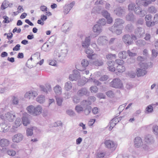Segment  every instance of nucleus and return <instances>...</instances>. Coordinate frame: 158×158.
Returning <instances> with one entry per match:
<instances>
[{"instance_id":"c03bdc74","label":"nucleus","mask_w":158,"mask_h":158,"mask_svg":"<svg viewBox=\"0 0 158 158\" xmlns=\"http://www.w3.org/2000/svg\"><path fill=\"white\" fill-rule=\"evenodd\" d=\"M22 119L23 123L24 126H27L30 123V121L29 119L26 117L23 116Z\"/></svg>"},{"instance_id":"412c9836","label":"nucleus","mask_w":158,"mask_h":158,"mask_svg":"<svg viewBox=\"0 0 158 158\" xmlns=\"http://www.w3.org/2000/svg\"><path fill=\"white\" fill-rule=\"evenodd\" d=\"M144 30L142 28H138L135 30V33L137 37H139L142 36L144 34Z\"/></svg>"},{"instance_id":"e2e57ef3","label":"nucleus","mask_w":158,"mask_h":158,"mask_svg":"<svg viewBox=\"0 0 158 158\" xmlns=\"http://www.w3.org/2000/svg\"><path fill=\"white\" fill-rule=\"evenodd\" d=\"M32 60H28L26 63V66L29 68H31L34 67V65L31 64L33 63Z\"/></svg>"},{"instance_id":"a19ab883","label":"nucleus","mask_w":158,"mask_h":158,"mask_svg":"<svg viewBox=\"0 0 158 158\" xmlns=\"http://www.w3.org/2000/svg\"><path fill=\"white\" fill-rule=\"evenodd\" d=\"M56 40V37L55 35H52L51 36L49 39L48 41L50 45H52V46L55 42Z\"/></svg>"},{"instance_id":"dca6fc26","label":"nucleus","mask_w":158,"mask_h":158,"mask_svg":"<svg viewBox=\"0 0 158 158\" xmlns=\"http://www.w3.org/2000/svg\"><path fill=\"white\" fill-rule=\"evenodd\" d=\"M97 42L99 45H105L108 42L107 37L105 36H100L97 40Z\"/></svg>"},{"instance_id":"aec40b11","label":"nucleus","mask_w":158,"mask_h":158,"mask_svg":"<svg viewBox=\"0 0 158 158\" xmlns=\"http://www.w3.org/2000/svg\"><path fill=\"white\" fill-rule=\"evenodd\" d=\"M51 85L49 84H46L45 86L40 85V91H43L45 94H47L48 91L51 90Z\"/></svg>"},{"instance_id":"8fccbe9b","label":"nucleus","mask_w":158,"mask_h":158,"mask_svg":"<svg viewBox=\"0 0 158 158\" xmlns=\"http://www.w3.org/2000/svg\"><path fill=\"white\" fill-rule=\"evenodd\" d=\"M148 11L150 13H155L156 12L157 10L154 6H151L148 8Z\"/></svg>"},{"instance_id":"864d4df0","label":"nucleus","mask_w":158,"mask_h":158,"mask_svg":"<svg viewBox=\"0 0 158 158\" xmlns=\"http://www.w3.org/2000/svg\"><path fill=\"white\" fill-rule=\"evenodd\" d=\"M102 15L106 18L109 17L110 14L106 10H103L101 12Z\"/></svg>"},{"instance_id":"13d9d810","label":"nucleus","mask_w":158,"mask_h":158,"mask_svg":"<svg viewBox=\"0 0 158 158\" xmlns=\"http://www.w3.org/2000/svg\"><path fill=\"white\" fill-rule=\"evenodd\" d=\"M116 158H135V157L132 156H130L127 154L124 156L121 155H119L117 156Z\"/></svg>"},{"instance_id":"5701e85b","label":"nucleus","mask_w":158,"mask_h":158,"mask_svg":"<svg viewBox=\"0 0 158 158\" xmlns=\"http://www.w3.org/2000/svg\"><path fill=\"white\" fill-rule=\"evenodd\" d=\"M10 126L5 123L3 122L0 124V131L6 132L9 129Z\"/></svg>"},{"instance_id":"79ce46f5","label":"nucleus","mask_w":158,"mask_h":158,"mask_svg":"<svg viewBox=\"0 0 158 158\" xmlns=\"http://www.w3.org/2000/svg\"><path fill=\"white\" fill-rule=\"evenodd\" d=\"M75 111L78 114L83 111V109L82 106L80 105H77L75 107Z\"/></svg>"},{"instance_id":"473e14b6","label":"nucleus","mask_w":158,"mask_h":158,"mask_svg":"<svg viewBox=\"0 0 158 158\" xmlns=\"http://www.w3.org/2000/svg\"><path fill=\"white\" fill-rule=\"evenodd\" d=\"M126 19L127 21H133L135 19V17L132 13H129L126 16Z\"/></svg>"},{"instance_id":"a18cd8bd","label":"nucleus","mask_w":158,"mask_h":158,"mask_svg":"<svg viewBox=\"0 0 158 158\" xmlns=\"http://www.w3.org/2000/svg\"><path fill=\"white\" fill-rule=\"evenodd\" d=\"M116 69L118 72L123 73L125 71V68L122 65H118Z\"/></svg>"},{"instance_id":"603ef678","label":"nucleus","mask_w":158,"mask_h":158,"mask_svg":"<svg viewBox=\"0 0 158 158\" xmlns=\"http://www.w3.org/2000/svg\"><path fill=\"white\" fill-rule=\"evenodd\" d=\"M103 64V62L102 60H96L93 62V64L96 66H101Z\"/></svg>"},{"instance_id":"a211bd4d","label":"nucleus","mask_w":158,"mask_h":158,"mask_svg":"<svg viewBox=\"0 0 158 158\" xmlns=\"http://www.w3.org/2000/svg\"><path fill=\"white\" fill-rule=\"evenodd\" d=\"M90 38H91L90 35L89 36L86 37L84 41L81 43L82 47L84 48H88L89 46L90 42Z\"/></svg>"},{"instance_id":"4be33fe9","label":"nucleus","mask_w":158,"mask_h":158,"mask_svg":"<svg viewBox=\"0 0 158 158\" xmlns=\"http://www.w3.org/2000/svg\"><path fill=\"white\" fill-rule=\"evenodd\" d=\"M123 40L125 44H127L128 45L131 44L132 43L131 37L128 35H126L123 36Z\"/></svg>"},{"instance_id":"6ab92c4d","label":"nucleus","mask_w":158,"mask_h":158,"mask_svg":"<svg viewBox=\"0 0 158 158\" xmlns=\"http://www.w3.org/2000/svg\"><path fill=\"white\" fill-rule=\"evenodd\" d=\"M109 29L112 33H115L117 35H119L122 33V31L123 29L120 28L119 27L116 28V27L112 26L109 27Z\"/></svg>"},{"instance_id":"4c0bfd02","label":"nucleus","mask_w":158,"mask_h":158,"mask_svg":"<svg viewBox=\"0 0 158 158\" xmlns=\"http://www.w3.org/2000/svg\"><path fill=\"white\" fill-rule=\"evenodd\" d=\"M9 5V2L5 0L2 2L1 5V9L2 10L5 9Z\"/></svg>"},{"instance_id":"1a4fd4ad","label":"nucleus","mask_w":158,"mask_h":158,"mask_svg":"<svg viewBox=\"0 0 158 158\" xmlns=\"http://www.w3.org/2000/svg\"><path fill=\"white\" fill-rule=\"evenodd\" d=\"M75 4L74 2L65 4L63 7V13L65 15L68 14L70 10L72 8Z\"/></svg>"},{"instance_id":"0e129e2a","label":"nucleus","mask_w":158,"mask_h":158,"mask_svg":"<svg viewBox=\"0 0 158 158\" xmlns=\"http://www.w3.org/2000/svg\"><path fill=\"white\" fill-rule=\"evenodd\" d=\"M135 4L134 3H131L128 6V9L129 11L133 10L135 7Z\"/></svg>"},{"instance_id":"c756f323","label":"nucleus","mask_w":158,"mask_h":158,"mask_svg":"<svg viewBox=\"0 0 158 158\" xmlns=\"http://www.w3.org/2000/svg\"><path fill=\"white\" fill-rule=\"evenodd\" d=\"M53 90L56 95H60L62 92L61 87L59 85H56L53 88Z\"/></svg>"},{"instance_id":"2f4dec72","label":"nucleus","mask_w":158,"mask_h":158,"mask_svg":"<svg viewBox=\"0 0 158 158\" xmlns=\"http://www.w3.org/2000/svg\"><path fill=\"white\" fill-rule=\"evenodd\" d=\"M72 87V85L71 82L69 81L66 82L64 84V88L67 91L70 90Z\"/></svg>"},{"instance_id":"bb28decb","label":"nucleus","mask_w":158,"mask_h":158,"mask_svg":"<svg viewBox=\"0 0 158 158\" xmlns=\"http://www.w3.org/2000/svg\"><path fill=\"white\" fill-rule=\"evenodd\" d=\"M10 144L9 141L6 139H1L0 141V145L1 147L8 146Z\"/></svg>"},{"instance_id":"09e8293b","label":"nucleus","mask_w":158,"mask_h":158,"mask_svg":"<svg viewBox=\"0 0 158 158\" xmlns=\"http://www.w3.org/2000/svg\"><path fill=\"white\" fill-rule=\"evenodd\" d=\"M134 11L135 13L136 14L139 15L142 14V10L141 8L139 6L135 7L134 9Z\"/></svg>"},{"instance_id":"72a5a7b5","label":"nucleus","mask_w":158,"mask_h":158,"mask_svg":"<svg viewBox=\"0 0 158 158\" xmlns=\"http://www.w3.org/2000/svg\"><path fill=\"white\" fill-rule=\"evenodd\" d=\"M118 56L120 58L125 59L128 56L127 52L125 51H122L118 54Z\"/></svg>"},{"instance_id":"20e7f679","label":"nucleus","mask_w":158,"mask_h":158,"mask_svg":"<svg viewBox=\"0 0 158 158\" xmlns=\"http://www.w3.org/2000/svg\"><path fill=\"white\" fill-rule=\"evenodd\" d=\"M0 118L10 122H13L16 118L15 114L12 111L6 113L4 114H0Z\"/></svg>"},{"instance_id":"c9c22d12","label":"nucleus","mask_w":158,"mask_h":158,"mask_svg":"<svg viewBox=\"0 0 158 158\" xmlns=\"http://www.w3.org/2000/svg\"><path fill=\"white\" fill-rule=\"evenodd\" d=\"M35 127H34L30 128H28L26 130V135L27 136H31L33 134V131L35 129Z\"/></svg>"},{"instance_id":"ddd939ff","label":"nucleus","mask_w":158,"mask_h":158,"mask_svg":"<svg viewBox=\"0 0 158 158\" xmlns=\"http://www.w3.org/2000/svg\"><path fill=\"white\" fill-rule=\"evenodd\" d=\"M85 52L87 54V57L89 59H94L98 57L97 55L94 53L92 50L88 48L85 50Z\"/></svg>"},{"instance_id":"69168bd1","label":"nucleus","mask_w":158,"mask_h":158,"mask_svg":"<svg viewBox=\"0 0 158 158\" xmlns=\"http://www.w3.org/2000/svg\"><path fill=\"white\" fill-rule=\"evenodd\" d=\"M106 94L108 97L111 98H112L114 96V94L113 92L111 90H110L107 92Z\"/></svg>"},{"instance_id":"de8ad7c7","label":"nucleus","mask_w":158,"mask_h":158,"mask_svg":"<svg viewBox=\"0 0 158 158\" xmlns=\"http://www.w3.org/2000/svg\"><path fill=\"white\" fill-rule=\"evenodd\" d=\"M83 110L84 113L86 115H87L89 114L90 113L91 110V107L90 106H87V107Z\"/></svg>"},{"instance_id":"e433bc0d","label":"nucleus","mask_w":158,"mask_h":158,"mask_svg":"<svg viewBox=\"0 0 158 158\" xmlns=\"http://www.w3.org/2000/svg\"><path fill=\"white\" fill-rule=\"evenodd\" d=\"M81 105L83 106L84 108L87 107V106H89L91 104V102H89V100H83L81 103Z\"/></svg>"},{"instance_id":"cd10ccee","label":"nucleus","mask_w":158,"mask_h":158,"mask_svg":"<svg viewBox=\"0 0 158 158\" xmlns=\"http://www.w3.org/2000/svg\"><path fill=\"white\" fill-rule=\"evenodd\" d=\"M107 64L108 66V69L109 71L111 72H114L115 71V68L114 67V61H109L107 62Z\"/></svg>"},{"instance_id":"3c124183","label":"nucleus","mask_w":158,"mask_h":158,"mask_svg":"<svg viewBox=\"0 0 158 158\" xmlns=\"http://www.w3.org/2000/svg\"><path fill=\"white\" fill-rule=\"evenodd\" d=\"M101 12L99 6L94 7L93 8L92 10V13H100Z\"/></svg>"},{"instance_id":"49530a36","label":"nucleus","mask_w":158,"mask_h":158,"mask_svg":"<svg viewBox=\"0 0 158 158\" xmlns=\"http://www.w3.org/2000/svg\"><path fill=\"white\" fill-rule=\"evenodd\" d=\"M153 111V107L152 105H149L147 106L146 109L145 113L149 114Z\"/></svg>"},{"instance_id":"2eb2a0df","label":"nucleus","mask_w":158,"mask_h":158,"mask_svg":"<svg viewBox=\"0 0 158 158\" xmlns=\"http://www.w3.org/2000/svg\"><path fill=\"white\" fill-rule=\"evenodd\" d=\"M104 143L106 147L108 148H115L117 146V144L115 142L110 140H106Z\"/></svg>"},{"instance_id":"58836bf2","label":"nucleus","mask_w":158,"mask_h":158,"mask_svg":"<svg viewBox=\"0 0 158 158\" xmlns=\"http://www.w3.org/2000/svg\"><path fill=\"white\" fill-rule=\"evenodd\" d=\"M11 101L12 104L15 105H18L19 102L18 98L15 96L12 97Z\"/></svg>"},{"instance_id":"680f3d73","label":"nucleus","mask_w":158,"mask_h":158,"mask_svg":"<svg viewBox=\"0 0 158 158\" xmlns=\"http://www.w3.org/2000/svg\"><path fill=\"white\" fill-rule=\"evenodd\" d=\"M146 24L148 27H150L154 26L155 23H154V21H152L151 20L146 22Z\"/></svg>"},{"instance_id":"39448f33","label":"nucleus","mask_w":158,"mask_h":158,"mask_svg":"<svg viewBox=\"0 0 158 158\" xmlns=\"http://www.w3.org/2000/svg\"><path fill=\"white\" fill-rule=\"evenodd\" d=\"M92 31L95 33L90 34L91 38H95L102 31V27L98 24L94 25L92 27Z\"/></svg>"},{"instance_id":"a878e982","label":"nucleus","mask_w":158,"mask_h":158,"mask_svg":"<svg viewBox=\"0 0 158 158\" xmlns=\"http://www.w3.org/2000/svg\"><path fill=\"white\" fill-rule=\"evenodd\" d=\"M144 141L146 142L149 144L152 143L154 141L153 136L150 135L146 136L145 137Z\"/></svg>"},{"instance_id":"774afa93","label":"nucleus","mask_w":158,"mask_h":158,"mask_svg":"<svg viewBox=\"0 0 158 158\" xmlns=\"http://www.w3.org/2000/svg\"><path fill=\"white\" fill-rule=\"evenodd\" d=\"M106 1L103 0H97L94 2V4L96 5H102L104 4Z\"/></svg>"},{"instance_id":"4d7b16f0","label":"nucleus","mask_w":158,"mask_h":158,"mask_svg":"<svg viewBox=\"0 0 158 158\" xmlns=\"http://www.w3.org/2000/svg\"><path fill=\"white\" fill-rule=\"evenodd\" d=\"M152 129L153 133L156 135H158V126L156 125H154Z\"/></svg>"},{"instance_id":"bf43d9fd","label":"nucleus","mask_w":158,"mask_h":158,"mask_svg":"<svg viewBox=\"0 0 158 158\" xmlns=\"http://www.w3.org/2000/svg\"><path fill=\"white\" fill-rule=\"evenodd\" d=\"M56 100L57 104L59 106H61L63 101V98L59 97H56Z\"/></svg>"},{"instance_id":"6e6552de","label":"nucleus","mask_w":158,"mask_h":158,"mask_svg":"<svg viewBox=\"0 0 158 158\" xmlns=\"http://www.w3.org/2000/svg\"><path fill=\"white\" fill-rule=\"evenodd\" d=\"M80 74L79 72L77 70L73 71V74H70L69 76V79L72 81H77L80 78Z\"/></svg>"},{"instance_id":"0eeeda50","label":"nucleus","mask_w":158,"mask_h":158,"mask_svg":"<svg viewBox=\"0 0 158 158\" xmlns=\"http://www.w3.org/2000/svg\"><path fill=\"white\" fill-rule=\"evenodd\" d=\"M110 85L114 88H120L123 87L121 81L118 78H115L110 82Z\"/></svg>"},{"instance_id":"f257e3e1","label":"nucleus","mask_w":158,"mask_h":158,"mask_svg":"<svg viewBox=\"0 0 158 158\" xmlns=\"http://www.w3.org/2000/svg\"><path fill=\"white\" fill-rule=\"evenodd\" d=\"M68 51L67 47L64 49L61 50L60 51L55 50L53 54L52 57L54 59L62 62L66 57Z\"/></svg>"},{"instance_id":"052dcab7","label":"nucleus","mask_w":158,"mask_h":158,"mask_svg":"<svg viewBox=\"0 0 158 158\" xmlns=\"http://www.w3.org/2000/svg\"><path fill=\"white\" fill-rule=\"evenodd\" d=\"M7 153L8 155L12 156H14L16 154L15 151L12 150H8Z\"/></svg>"},{"instance_id":"ea45409f","label":"nucleus","mask_w":158,"mask_h":158,"mask_svg":"<svg viewBox=\"0 0 158 158\" xmlns=\"http://www.w3.org/2000/svg\"><path fill=\"white\" fill-rule=\"evenodd\" d=\"M136 44L139 46L142 47L145 45L146 44V42L143 40H139L136 42Z\"/></svg>"},{"instance_id":"423d86ee","label":"nucleus","mask_w":158,"mask_h":158,"mask_svg":"<svg viewBox=\"0 0 158 158\" xmlns=\"http://www.w3.org/2000/svg\"><path fill=\"white\" fill-rule=\"evenodd\" d=\"M26 109L28 113L34 116L37 115L39 114L40 107L39 106L35 107L33 105H30L27 107Z\"/></svg>"},{"instance_id":"c85d7f7f","label":"nucleus","mask_w":158,"mask_h":158,"mask_svg":"<svg viewBox=\"0 0 158 158\" xmlns=\"http://www.w3.org/2000/svg\"><path fill=\"white\" fill-rule=\"evenodd\" d=\"M52 45H50L48 43H45L41 47V49L45 52L49 51L51 48Z\"/></svg>"},{"instance_id":"f03ea898","label":"nucleus","mask_w":158,"mask_h":158,"mask_svg":"<svg viewBox=\"0 0 158 158\" xmlns=\"http://www.w3.org/2000/svg\"><path fill=\"white\" fill-rule=\"evenodd\" d=\"M134 144L135 147L136 148H139L142 146V151L145 153H147L151 150L147 145L145 144L143 145V142L141 138L140 137H136L134 140Z\"/></svg>"},{"instance_id":"b1692460","label":"nucleus","mask_w":158,"mask_h":158,"mask_svg":"<svg viewBox=\"0 0 158 158\" xmlns=\"http://www.w3.org/2000/svg\"><path fill=\"white\" fill-rule=\"evenodd\" d=\"M156 0H136V2L137 5H139L141 3L142 1H145L143 4V5L144 6H148L149 4H150L152 3V2H155Z\"/></svg>"},{"instance_id":"f8f14e48","label":"nucleus","mask_w":158,"mask_h":158,"mask_svg":"<svg viewBox=\"0 0 158 158\" xmlns=\"http://www.w3.org/2000/svg\"><path fill=\"white\" fill-rule=\"evenodd\" d=\"M125 22L123 19H116L114 22V27H119L120 28L123 29L124 27L123 25L124 23Z\"/></svg>"},{"instance_id":"f3484780","label":"nucleus","mask_w":158,"mask_h":158,"mask_svg":"<svg viewBox=\"0 0 158 158\" xmlns=\"http://www.w3.org/2000/svg\"><path fill=\"white\" fill-rule=\"evenodd\" d=\"M72 27V24L69 22L65 23L63 24L61 30L63 32L66 33L69 31Z\"/></svg>"},{"instance_id":"5fc2aeb1","label":"nucleus","mask_w":158,"mask_h":158,"mask_svg":"<svg viewBox=\"0 0 158 158\" xmlns=\"http://www.w3.org/2000/svg\"><path fill=\"white\" fill-rule=\"evenodd\" d=\"M106 57L107 59H115L116 58V55L115 54L109 53L106 55Z\"/></svg>"},{"instance_id":"7c9ffc66","label":"nucleus","mask_w":158,"mask_h":158,"mask_svg":"<svg viewBox=\"0 0 158 158\" xmlns=\"http://www.w3.org/2000/svg\"><path fill=\"white\" fill-rule=\"evenodd\" d=\"M87 91L86 89L83 88L78 90L77 94L79 96H82L85 95L87 94Z\"/></svg>"},{"instance_id":"9d476101","label":"nucleus","mask_w":158,"mask_h":158,"mask_svg":"<svg viewBox=\"0 0 158 158\" xmlns=\"http://www.w3.org/2000/svg\"><path fill=\"white\" fill-rule=\"evenodd\" d=\"M38 94L37 92L34 90H30L27 92L24 95L25 98L30 99H33L34 98L36 97Z\"/></svg>"},{"instance_id":"9b49d317","label":"nucleus","mask_w":158,"mask_h":158,"mask_svg":"<svg viewBox=\"0 0 158 158\" xmlns=\"http://www.w3.org/2000/svg\"><path fill=\"white\" fill-rule=\"evenodd\" d=\"M23 139V136L21 133H18L14 135L12 137V141L16 143H19Z\"/></svg>"},{"instance_id":"37998d69","label":"nucleus","mask_w":158,"mask_h":158,"mask_svg":"<svg viewBox=\"0 0 158 158\" xmlns=\"http://www.w3.org/2000/svg\"><path fill=\"white\" fill-rule=\"evenodd\" d=\"M97 23L98 24H99L100 25L102 26H104L106 25V21L105 19L102 18L100 19L98 21Z\"/></svg>"},{"instance_id":"7ed1b4c3","label":"nucleus","mask_w":158,"mask_h":158,"mask_svg":"<svg viewBox=\"0 0 158 158\" xmlns=\"http://www.w3.org/2000/svg\"><path fill=\"white\" fill-rule=\"evenodd\" d=\"M139 65L140 68H137L136 69V74L138 77L146 75L147 73L146 70L148 68V65L146 63H139Z\"/></svg>"},{"instance_id":"f704fd0d","label":"nucleus","mask_w":158,"mask_h":158,"mask_svg":"<svg viewBox=\"0 0 158 158\" xmlns=\"http://www.w3.org/2000/svg\"><path fill=\"white\" fill-rule=\"evenodd\" d=\"M81 63L83 67L85 68L88 66L89 62L87 59H83L81 60Z\"/></svg>"},{"instance_id":"338daca9","label":"nucleus","mask_w":158,"mask_h":158,"mask_svg":"<svg viewBox=\"0 0 158 158\" xmlns=\"http://www.w3.org/2000/svg\"><path fill=\"white\" fill-rule=\"evenodd\" d=\"M41 19L42 21L40 20V25H43L44 24V21L45 20L47 19L46 15H42L41 16Z\"/></svg>"},{"instance_id":"6e6d98bb","label":"nucleus","mask_w":158,"mask_h":158,"mask_svg":"<svg viewBox=\"0 0 158 158\" xmlns=\"http://www.w3.org/2000/svg\"><path fill=\"white\" fill-rule=\"evenodd\" d=\"M66 113L70 116H73L75 115V114L74 112L72 110H67L66 111Z\"/></svg>"},{"instance_id":"393cba45","label":"nucleus","mask_w":158,"mask_h":158,"mask_svg":"<svg viewBox=\"0 0 158 158\" xmlns=\"http://www.w3.org/2000/svg\"><path fill=\"white\" fill-rule=\"evenodd\" d=\"M21 124L22 122L21 119L19 118H17L12 127V129L14 130L13 131H14L15 129L19 127Z\"/></svg>"},{"instance_id":"4468645a","label":"nucleus","mask_w":158,"mask_h":158,"mask_svg":"<svg viewBox=\"0 0 158 158\" xmlns=\"http://www.w3.org/2000/svg\"><path fill=\"white\" fill-rule=\"evenodd\" d=\"M115 13L118 16H121L125 13V9L123 7H118L114 10Z\"/></svg>"}]
</instances>
